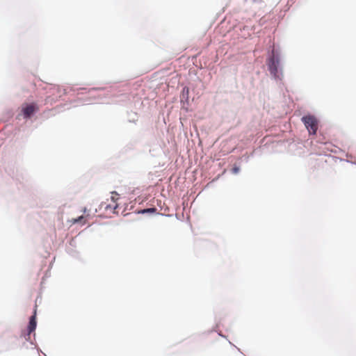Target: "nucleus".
I'll return each instance as SVG.
<instances>
[{
  "label": "nucleus",
  "instance_id": "1",
  "mask_svg": "<svg viewBox=\"0 0 356 356\" xmlns=\"http://www.w3.org/2000/svg\"><path fill=\"white\" fill-rule=\"evenodd\" d=\"M306 128L308 129L309 134H316L318 129V122L316 119L312 115L304 116L302 118Z\"/></svg>",
  "mask_w": 356,
  "mask_h": 356
},
{
  "label": "nucleus",
  "instance_id": "5",
  "mask_svg": "<svg viewBox=\"0 0 356 356\" xmlns=\"http://www.w3.org/2000/svg\"><path fill=\"white\" fill-rule=\"evenodd\" d=\"M156 211V209L155 208H152V209H144L142 213H146V212H154Z\"/></svg>",
  "mask_w": 356,
  "mask_h": 356
},
{
  "label": "nucleus",
  "instance_id": "6",
  "mask_svg": "<svg viewBox=\"0 0 356 356\" xmlns=\"http://www.w3.org/2000/svg\"><path fill=\"white\" fill-rule=\"evenodd\" d=\"M233 171H234V173H236L238 171V168H233Z\"/></svg>",
  "mask_w": 356,
  "mask_h": 356
},
{
  "label": "nucleus",
  "instance_id": "2",
  "mask_svg": "<svg viewBox=\"0 0 356 356\" xmlns=\"http://www.w3.org/2000/svg\"><path fill=\"white\" fill-rule=\"evenodd\" d=\"M39 111V106L36 103L24 104L22 106L21 112L24 118H30L35 113Z\"/></svg>",
  "mask_w": 356,
  "mask_h": 356
},
{
  "label": "nucleus",
  "instance_id": "9",
  "mask_svg": "<svg viewBox=\"0 0 356 356\" xmlns=\"http://www.w3.org/2000/svg\"><path fill=\"white\" fill-rule=\"evenodd\" d=\"M118 207V205L115 204L114 207H113V209H115L116 208Z\"/></svg>",
  "mask_w": 356,
  "mask_h": 356
},
{
  "label": "nucleus",
  "instance_id": "7",
  "mask_svg": "<svg viewBox=\"0 0 356 356\" xmlns=\"http://www.w3.org/2000/svg\"><path fill=\"white\" fill-rule=\"evenodd\" d=\"M273 70H274L275 71H276V70H277V67H276V66H274V67L270 66V69H271V70H273Z\"/></svg>",
  "mask_w": 356,
  "mask_h": 356
},
{
  "label": "nucleus",
  "instance_id": "8",
  "mask_svg": "<svg viewBox=\"0 0 356 356\" xmlns=\"http://www.w3.org/2000/svg\"><path fill=\"white\" fill-rule=\"evenodd\" d=\"M86 211H87V209L85 207V208L83 209V212L84 213H86Z\"/></svg>",
  "mask_w": 356,
  "mask_h": 356
},
{
  "label": "nucleus",
  "instance_id": "3",
  "mask_svg": "<svg viewBox=\"0 0 356 356\" xmlns=\"http://www.w3.org/2000/svg\"><path fill=\"white\" fill-rule=\"evenodd\" d=\"M36 307H37V306L35 307L33 315L31 316L30 321L29 323V325L27 327V330H28L27 335L29 337L33 332L35 331V330L36 328V325H37V323H36V310H37V309H36Z\"/></svg>",
  "mask_w": 356,
  "mask_h": 356
},
{
  "label": "nucleus",
  "instance_id": "10",
  "mask_svg": "<svg viewBox=\"0 0 356 356\" xmlns=\"http://www.w3.org/2000/svg\"><path fill=\"white\" fill-rule=\"evenodd\" d=\"M108 207H111V205L107 206V207H106V209H108Z\"/></svg>",
  "mask_w": 356,
  "mask_h": 356
},
{
  "label": "nucleus",
  "instance_id": "4",
  "mask_svg": "<svg viewBox=\"0 0 356 356\" xmlns=\"http://www.w3.org/2000/svg\"><path fill=\"white\" fill-rule=\"evenodd\" d=\"M87 221V216H81L76 218H72L70 222L72 224L81 223V225H85Z\"/></svg>",
  "mask_w": 356,
  "mask_h": 356
}]
</instances>
